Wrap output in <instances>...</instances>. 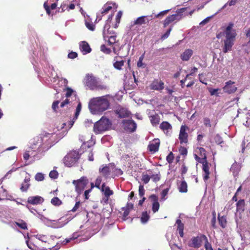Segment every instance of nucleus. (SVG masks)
Listing matches in <instances>:
<instances>
[{
  "instance_id": "36",
  "label": "nucleus",
  "mask_w": 250,
  "mask_h": 250,
  "mask_svg": "<svg viewBox=\"0 0 250 250\" xmlns=\"http://www.w3.org/2000/svg\"><path fill=\"white\" fill-rule=\"evenodd\" d=\"M179 190L180 192H187V184L185 181H182L179 186Z\"/></svg>"
},
{
  "instance_id": "62",
  "label": "nucleus",
  "mask_w": 250,
  "mask_h": 250,
  "mask_svg": "<svg viewBox=\"0 0 250 250\" xmlns=\"http://www.w3.org/2000/svg\"><path fill=\"white\" fill-rule=\"evenodd\" d=\"M151 179L154 182H157L160 179V176L159 174H153L151 176Z\"/></svg>"
},
{
  "instance_id": "6",
  "label": "nucleus",
  "mask_w": 250,
  "mask_h": 250,
  "mask_svg": "<svg viewBox=\"0 0 250 250\" xmlns=\"http://www.w3.org/2000/svg\"><path fill=\"white\" fill-rule=\"evenodd\" d=\"M80 155L77 151H72L69 152L63 158V163L67 167L75 166Z\"/></svg>"
},
{
  "instance_id": "10",
  "label": "nucleus",
  "mask_w": 250,
  "mask_h": 250,
  "mask_svg": "<svg viewBox=\"0 0 250 250\" xmlns=\"http://www.w3.org/2000/svg\"><path fill=\"white\" fill-rule=\"evenodd\" d=\"M68 222L60 221V220H44V224L53 229H59L64 227Z\"/></svg>"
},
{
  "instance_id": "56",
  "label": "nucleus",
  "mask_w": 250,
  "mask_h": 250,
  "mask_svg": "<svg viewBox=\"0 0 250 250\" xmlns=\"http://www.w3.org/2000/svg\"><path fill=\"white\" fill-rule=\"evenodd\" d=\"M214 140H215V142L217 144H220L223 142L222 138L218 134H217V135H215V136L214 137Z\"/></svg>"
},
{
  "instance_id": "26",
  "label": "nucleus",
  "mask_w": 250,
  "mask_h": 250,
  "mask_svg": "<svg viewBox=\"0 0 250 250\" xmlns=\"http://www.w3.org/2000/svg\"><path fill=\"white\" fill-rule=\"evenodd\" d=\"M127 28L129 32L132 34H135L138 32L139 26L133 21L129 23Z\"/></svg>"
},
{
  "instance_id": "20",
  "label": "nucleus",
  "mask_w": 250,
  "mask_h": 250,
  "mask_svg": "<svg viewBox=\"0 0 250 250\" xmlns=\"http://www.w3.org/2000/svg\"><path fill=\"white\" fill-rule=\"evenodd\" d=\"M186 127L184 125H182L180 128V131L179 136V139L180 143H186L188 142V133L186 132Z\"/></svg>"
},
{
  "instance_id": "49",
  "label": "nucleus",
  "mask_w": 250,
  "mask_h": 250,
  "mask_svg": "<svg viewBox=\"0 0 250 250\" xmlns=\"http://www.w3.org/2000/svg\"><path fill=\"white\" fill-rule=\"evenodd\" d=\"M58 176V173L56 170H52L49 173V177L52 179H56Z\"/></svg>"
},
{
  "instance_id": "4",
  "label": "nucleus",
  "mask_w": 250,
  "mask_h": 250,
  "mask_svg": "<svg viewBox=\"0 0 250 250\" xmlns=\"http://www.w3.org/2000/svg\"><path fill=\"white\" fill-rule=\"evenodd\" d=\"M84 83L88 88L91 90H103L107 88L105 85L93 75H86L84 80Z\"/></svg>"
},
{
  "instance_id": "55",
  "label": "nucleus",
  "mask_w": 250,
  "mask_h": 250,
  "mask_svg": "<svg viewBox=\"0 0 250 250\" xmlns=\"http://www.w3.org/2000/svg\"><path fill=\"white\" fill-rule=\"evenodd\" d=\"M199 152H200L201 157H203V160H206V156L205 153V150L204 148L200 147L199 148Z\"/></svg>"
},
{
  "instance_id": "50",
  "label": "nucleus",
  "mask_w": 250,
  "mask_h": 250,
  "mask_svg": "<svg viewBox=\"0 0 250 250\" xmlns=\"http://www.w3.org/2000/svg\"><path fill=\"white\" fill-rule=\"evenodd\" d=\"M85 25L88 29L91 31H93L95 29V25L93 24V23L92 22H89L87 21H85Z\"/></svg>"
},
{
  "instance_id": "51",
  "label": "nucleus",
  "mask_w": 250,
  "mask_h": 250,
  "mask_svg": "<svg viewBox=\"0 0 250 250\" xmlns=\"http://www.w3.org/2000/svg\"><path fill=\"white\" fill-rule=\"evenodd\" d=\"M150 179V177L147 174H143L142 175V180L145 184L148 183Z\"/></svg>"
},
{
  "instance_id": "15",
  "label": "nucleus",
  "mask_w": 250,
  "mask_h": 250,
  "mask_svg": "<svg viewBox=\"0 0 250 250\" xmlns=\"http://www.w3.org/2000/svg\"><path fill=\"white\" fill-rule=\"evenodd\" d=\"M154 19L153 15L143 16L137 18L134 21L139 25H142V24H148L150 21Z\"/></svg>"
},
{
  "instance_id": "59",
  "label": "nucleus",
  "mask_w": 250,
  "mask_h": 250,
  "mask_svg": "<svg viewBox=\"0 0 250 250\" xmlns=\"http://www.w3.org/2000/svg\"><path fill=\"white\" fill-rule=\"evenodd\" d=\"M213 16H212L211 17H208L206 18L205 19H204L203 21H202L200 23V25H204L205 24H207L210 20V19L212 18Z\"/></svg>"
},
{
  "instance_id": "60",
  "label": "nucleus",
  "mask_w": 250,
  "mask_h": 250,
  "mask_svg": "<svg viewBox=\"0 0 250 250\" xmlns=\"http://www.w3.org/2000/svg\"><path fill=\"white\" fill-rule=\"evenodd\" d=\"M171 27L169 28L167 31L166 32V33L165 34H164L162 36V39L163 40H165L166 39H167L169 35L170 34V33L171 31Z\"/></svg>"
},
{
  "instance_id": "2",
  "label": "nucleus",
  "mask_w": 250,
  "mask_h": 250,
  "mask_svg": "<svg viewBox=\"0 0 250 250\" xmlns=\"http://www.w3.org/2000/svg\"><path fill=\"white\" fill-rule=\"evenodd\" d=\"M233 26V23L230 22L227 26L222 27L216 35V38L218 39L225 37L223 48L224 53L231 51L234 45L237 33Z\"/></svg>"
},
{
  "instance_id": "37",
  "label": "nucleus",
  "mask_w": 250,
  "mask_h": 250,
  "mask_svg": "<svg viewBox=\"0 0 250 250\" xmlns=\"http://www.w3.org/2000/svg\"><path fill=\"white\" fill-rule=\"evenodd\" d=\"M125 62L123 60L121 61H116L114 63V67L118 70H121L122 69V67L124 65Z\"/></svg>"
},
{
  "instance_id": "52",
  "label": "nucleus",
  "mask_w": 250,
  "mask_h": 250,
  "mask_svg": "<svg viewBox=\"0 0 250 250\" xmlns=\"http://www.w3.org/2000/svg\"><path fill=\"white\" fill-rule=\"evenodd\" d=\"M101 50L104 53L109 54L111 52L110 49L107 48L105 45H102L101 46Z\"/></svg>"
},
{
  "instance_id": "46",
  "label": "nucleus",
  "mask_w": 250,
  "mask_h": 250,
  "mask_svg": "<svg viewBox=\"0 0 250 250\" xmlns=\"http://www.w3.org/2000/svg\"><path fill=\"white\" fill-rule=\"evenodd\" d=\"M102 182V177L101 176H98L95 180V186L96 188L98 189H100L101 187H100V185Z\"/></svg>"
},
{
  "instance_id": "34",
  "label": "nucleus",
  "mask_w": 250,
  "mask_h": 250,
  "mask_svg": "<svg viewBox=\"0 0 250 250\" xmlns=\"http://www.w3.org/2000/svg\"><path fill=\"white\" fill-rule=\"evenodd\" d=\"M160 128L164 131H167L168 132L169 130L171 129V126L168 122H163L160 125Z\"/></svg>"
},
{
  "instance_id": "43",
  "label": "nucleus",
  "mask_w": 250,
  "mask_h": 250,
  "mask_svg": "<svg viewBox=\"0 0 250 250\" xmlns=\"http://www.w3.org/2000/svg\"><path fill=\"white\" fill-rule=\"evenodd\" d=\"M112 8L111 6L108 5H104L103 8V10L101 12V14L103 15H105L108 13V12Z\"/></svg>"
},
{
  "instance_id": "30",
  "label": "nucleus",
  "mask_w": 250,
  "mask_h": 250,
  "mask_svg": "<svg viewBox=\"0 0 250 250\" xmlns=\"http://www.w3.org/2000/svg\"><path fill=\"white\" fill-rule=\"evenodd\" d=\"M203 164V169L205 173L203 174V178L205 181L208 179V175L209 174V167L207 162V160H205V162H202Z\"/></svg>"
},
{
  "instance_id": "23",
  "label": "nucleus",
  "mask_w": 250,
  "mask_h": 250,
  "mask_svg": "<svg viewBox=\"0 0 250 250\" xmlns=\"http://www.w3.org/2000/svg\"><path fill=\"white\" fill-rule=\"evenodd\" d=\"M149 198L152 204V210L154 212H155L159 208L160 205L158 202V198L155 195H151Z\"/></svg>"
},
{
  "instance_id": "22",
  "label": "nucleus",
  "mask_w": 250,
  "mask_h": 250,
  "mask_svg": "<svg viewBox=\"0 0 250 250\" xmlns=\"http://www.w3.org/2000/svg\"><path fill=\"white\" fill-rule=\"evenodd\" d=\"M159 146L160 140L159 139H155L149 144L148 148L150 151L155 152L158 150Z\"/></svg>"
},
{
  "instance_id": "40",
  "label": "nucleus",
  "mask_w": 250,
  "mask_h": 250,
  "mask_svg": "<svg viewBox=\"0 0 250 250\" xmlns=\"http://www.w3.org/2000/svg\"><path fill=\"white\" fill-rule=\"evenodd\" d=\"M237 210H243L245 205V202L243 200H240L237 203Z\"/></svg>"
},
{
  "instance_id": "1",
  "label": "nucleus",
  "mask_w": 250,
  "mask_h": 250,
  "mask_svg": "<svg viewBox=\"0 0 250 250\" xmlns=\"http://www.w3.org/2000/svg\"><path fill=\"white\" fill-rule=\"evenodd\" d=\"M55 136L53 134H46L42 137H37L35 138L31 143L29 150H26L23 155L24 159L26 161L29 159L30 157L36 159V156L40 153L47 150L54 145ZM37 158H39L37 157Z\"/></svg>"
},
{
  "instance_id": "31",
  "label": "nucleus",
  "mask_w": 250,
  "mask_h": 250,
  "mask_svg": "<svg viewBox=\"0 0 250 250\" xmlns=\"http://www.w3.org/2000/svg\"><path fill=\"white\" fill-rule=\"evenodd\" d=\"M176 224L177 225V231L179 233L180 236L184 237V224L181 222V220H176Z\"/></svg>"
},
{
  "instance_id": "38",
  "label": "nucleus",
  "mask_w": 250,
  "mask_h": 250,
  "mask_svg": "<svg viewBox=\"0 0 250 250\" xmlns=\"http://www.w3.org/2000/svg\"><path fill=\"white\" fill-rule=\"evenodd\" d=\"M150 121L153 125H156L159 122V120L157 115H153L149 117Z\"/></svg>"
},
{
  "instance_id": "7",
  "label": "nucleus",
  "mask_w": 250,
  "mask_h": 250,
  "mask_svg": "<svg viewBox=\"0 0 250 250\" xmlns=\"http://www.w3.org/2000/svg\"><path fill=\"white\" fill-rule=\"evenodd\" d=\"M66 92L65 94L66 99L61 103V107H63L66 105L69 104H72L73 101H76L77 103L80 102L76 97V92L70 88H66Z\"/></svg>"
},
{
  "instance_id": "58",
  "label": "nucleus",
  "mask_w": 250,
  "mask_h": 250,
  "mask_svg": "<svg viewBox=\"0 0 250 250\" xmlns=\"http://www.w3.org/2000/svg\"><path fill=\"white\" fill-rule=\"evenodd\" d=\"M219 225L222 228H225L227 224V220H218Z\"/></svg>"
},
{
  "instance_id": "35",
  "label": "nucleus",
  "mask_w": 250,
  "mask_h": 250,
  "mask_svg": "<svg viewBox=\"0 0 250 250\" xmlns=\"http://www.w3.org/2000/svg\"><path fill=\"white\" fill-rule=\"evenodd\" d=\"M201 237H203V239H204L205 240V248L206 250H213L211 245L208 242L207 237L206 235L202 234L201 235Z\"/></svg>"
},
{
  "instance_id": "39",
  "label": "nucleus",
  "mask_w": 250,
  "mask_h": 250,
  "mask_svg": "<svg viewBox=\"0 0 250 250\" xmlns=\"http://www.w3.org/2000/svg\"><path fill=\"white\" fill-rule=\"evenodd\" d=\"M7 196V191L2 187H0V200H3Z\"/></svg>"
},
{
  "instance_id": "42",
  "label": "nucleus",
  "mask_w": 250,
  "mask_h": 250,
  "mask_svg": "<svg viewBox=\"0 0 250 250\" xmlns=\"http://www.w3.org/2000/svg\"><path fill=\"white\" fill-rule=\"evenodd\" d=\"M35 179L37 181H42L44 179V174L42 173L38 172L36 174Z\"/></svg>"
},
{
  "instance_id": "28",
  "label": "nucleus",
  "mask_w": 250,
  "mask_h": 250,
  "mask_svg": "<svg viewBox=\"0 0 250 250\" xmlns=\"http://www.w3.org/2000/svg\"><path fill=\"white\" fill-rule=\"evenodd\" d=\"M116 113L118 115L120 118H125L129 116L130 112L125 108L120 107L116 110Z\"/></svg>"
},
{
  "instance_id": "25",
  "label": "nucleus",
  "mask_w": 250,
  "mask_h": 250,
  "mask_svg": "<svg viewBox=\"0 0 250 250\" xmlns=\"http://www.w3.org/2000/svg\"><path fill=\"white\" fill-rule=\"evenodd\" d=\"M80 49L83 52V54H86L91 51V49L89 44L87 42L84 41L80 43Z\"/></svg>"
},
{
  "instance_id": "32",
  "label": "nucleus",
  "mask_w": 250,
  "mask_h": 250,
  "mask_svg": "<svg viewBox=\"0 0 250 250\" xmlns=\"http://www.w3.org/2000/svg\"><path fill=\"white\" fill-rule=\"evenodd\" d=\"M80 139L81 140L82 142L83 141V146L84 147V146H87V147H90L91 146H93L95 143V140L93 138V137L91 136L90 139L87 141L86 142H85V140L83 139V137L82 136L80 138Z\"/></svg>"
},
{
  "instance_id": "47",
  "label": "nucleus",
  "mask_w": 250,
  "mask_h": 250,
  "mask_svg": "<svg viewBox=\"0 0 250 250\" xmlns=\"http://www.w3.org/2000/svg\"><path fill=\"white\" fill-rule=\"evenodd\" d=\"M203 123L207 127H211V126L210 120L208 117L203 119Z\"/></svg>"
},
{
  "instance_id": "13",
  "label": "nucleus",
  "mask_w": 250,
  "mask_h": 250,
  "mask_svg": "<svg viewBox=\"0 0 250 250\" xmlns=\"http://www.w3.org/2000/svg\"><path fill=\"white\" fill-rule=\"evenodd\" d=\"M123 126L126 132H134L136 128L137 125L132 120H124L122 122Z\"/></svg>"
},
{
  "instance_id": "19",
  "label": "nucleus",
  "mask_w": 250,
  "mask_h": 250,
  "mask_svg": "<svg viewBox=\"0 0 250 250\" xmlns=\"http://www.w3.org/2000/svg\"><path fill=\"white\" fill-rule=\"evenodd\" d=\"M100 189L101 190L104 195L105 201H108L109 196L113 194V191L110 189L109 187L106 186L105 183L103 184Z\"/></svg>"
},
{
  "instance_id": "29",
  "label": "nucleus",
  "mask_w": 250,
  "mask_h": 250,
  "mask_svg": "<svg viewBox=\"0 0 250 250\" xmlns=\"http://www.w3.org/2000/svg\"><path fill=\"white\" fill-rule=\"evenodd\" d=\"M14 228H19L21 229H27V225L23 220H18V221L15 222L13 224Z\"/></svg>"
},
{
  "instance_id": "44",
  "label": "nucleus",
  "mask_w": 250,
  "mask_h": 250,
  "mask_svg": "<svg viewBox=\"0 0 250 250\" xmlns=\"http://www.w3.org/2000/svg\"><path fill=\"white\" fill-rule=\"evenodd\" d=\"M29 186V183H27L26 182H23L21 185V189L22 191H26L28 189Z\"/></svg>"
},
{
  "instance_id": "3",
  "label": "nucleus",
  "mask_w": 250,
  "mask_h": 250,
  "mask_svg": "<svg viewBox=\"0 0 250 250\" xmlns=\"http://www.w3.org/2000/svg\"><path fill=\"white\" fill-rule=\"evenodd\" d=\"M107 97V96L98 97L90 100L88 107L92 114L101 115L108 108L110 104Z\"/></svg>"
},
{
  "instance_id": "53",
  "label": "nucleus",
  "mask_w": 250,
  "mask_h": 250,
  "mask_svg": "<svg viewBox=\"0 0 250 250\" xmlns=\"http://www.w3.org/2000/svg\"><path fill=\"white\" fill-rule=\"evenodd\" d=\"M169 189L168 188H166L164 189L162 193H161V199L162 200H166V196L167 195Z\"/></svg>"
},
{
  "instance_id": "57",
  "label": "nucleus",
  "mask_w": 250,
  "mask_h": 250,
  "mask_svg": "<svg viewBox=\"0 0 250 250\" xmlns=\"http://www.w3.org/2000/svg\"><path fill=\"white\" fill-rule=\"evenodd\" d=\"M174 159L173 153L171 152L167 157V160L169 163H171Z\"/></svg>"
},
{
  "instance_id": "27",
  "label": "nucleus",
  "mask_w": 250,
  "mask_h": 250,
  "mask_svg": "<svg viewBox=\"0 0 250 250\" xmlns=\"http://www.w3.org/2000/svg\"><path fill=\"white\" fill-rule=\"evenodd\" d=\"M81 109H82L81 103L80 102H79V104H78V105H77L76 109V112H75L74 117L73 118V119L72 120L69 121V122L68 123V125H69V128H70L73 125L75 121L78 118V117L79 115V114L81 112Z\"/></svg>"
},
{
  "instance_id": "11",
  "label": "nucleus",
  "mask_w": 250,
  "mask_h": 250,
  "mask_svg": "<svg viewBox=\"0 0 250 250\" xmlns=\"http://www.w3.org/2000/svg\"><path fill=\"white\" fill-rule=\"evenodd\" d=\"M112 18V15H109L108 18V20L106 21V22L104 26V37L105 41H106L107 39L108 40V42L110 45L113 44L116 42V36L115 35H111L110 36H105V29L107 28V29L109 27V25L108 24V21H110Z\"/></svg>"
},
{
  "instance_id": "9",
  "label": "nucleus",
  "mask_w": 250,
  "mask_h": 250,
  "mask_svg": "<svg viewBox=\"0 0 250 250\" xmlns=\"http://www.w3.org/2000/svg\"><path fill=\"white\" fill-rule=\"evenodd\" d=\"M115 167L112 164L103 165L99 169V173L102 175L105 179L107 178L111 172L114 171Z\"/></svg>"
},
{
  "instance_id": "16",
  "label": "nucleus",
  "mask_w": 250,
  "mask_h": 250,
  "mask_svg": "<svg viewBox=\"0 0 250 250\" xmlns=\"http://www.w3.org/2000/svg\"><path fill=\"white\" fill-rule=\"evenodd\" d=\"M202 238L203 237H201V235L200 236L193 237L188 244V246L195 249L199 248L202 246Z\"/></svg>"
},
{
  "instance_id": "21",
  "label": "nucleus",
  "mask_w": 250,
  "mask_h": 250,
  "mask_svg": "<svg viewBox=\"0 0 250 250\" xmlns=\"http://www.w3.org/2000/svg\"><path fill=\"white\" fill-rule=\"evenodd\" d=\"M43 201V198L40 196H30L27 199V202L34 205L41 204Z\"/></svg>"
},
{
  "instance_id": "41",
  "label": "nucleus",
  "mask_w": 250,
  "mask_h": 250,
  "mask_svg": "<svg viewBox=\"0 0 250 250\" xmlns=\"http://www.w3.org/2000/svg\"><path fill=\"white\" fill-rule=\"evenodd\" d=\"M51 203L54 206H59L62 204V201L58 197H54L51 199Z\"/></svg>"
},
{
  "instance_id": "61",
  "label": "nucleus",
  "mask_w": 250,
  "mask_h": 250,
  "mask_svg": "<svg viewBox=\"0 0 250 250\" xmlns=\"http://www.w3.org/2000/svg\"><path fill=\"white\" fill-rule=\"evenodd\" d=\"M68 5L66 3H63L61 4L60 8L61 9V12H64L65 10L68 9Z\"/></svg>"
},
{
  "instance_id": "64",
  "label": "nucleus",
  "mask_w": 250,
  "mask_h": 250,
  "mask_svg": "<svg viewBox=\"0 0 250 250\" xmlns=\"http://www.w3.org/2000/svg\"><path fill=\"white\" fill-rule=\"evenodd\" d=\"M137 65L138 67L145 68L146 66V64L143 62L142 60H139Z\"/></svg>"
},
{
  "instance_id": "63",
  "label": "nucleus",
  "mask_w": 250,
  "mask_h": 250,
  "mask_svg": "<svg viewBox=\"0 0 250 250\" xmlns=\"http://www.w3.org/2000/svg\"><path fill=\"white\" fill-rule=\"evenodd\" d=\"M139 192L140 196H143L145 194V189L144 188V186L142 185H140L139 188Z\"/></svg>"
},
{
  "instance_id": "54",
  "label": "nucleus",
  "mask_w": 250,
  "mask_h": 250,
  "mask_svg": "<svg viewBox=\"0 0 250 250\" xmlns=\"http://www.w3.org/2000/svg\"><path fill=\"white\" fill-rule=\"evenodd\" d=\"M31 212L34 215H35L36 217L41 218L42 217V215L40 213L38 212L37 211L33 208L29 209Z\"/></svg>"
},
{
  "instance_id": "18",
  "label": "nucleus",
  "mask_w": 250,
  "mask_h": 250,
  "mask_svg": "<svg viewBox=\"0 0 250 250\" xmlns=\"http://www.w3.org/2000/svg\"><path fill=\"white\" fill-rule=\"evenodd\" d=\"M151 89L155 90H161L164 88V83L158 80H154L150 85Z\"/></svg>"
},
{
  "instance_id": "48",
  "label": "nucleus",
  "mask_w": 250,
  "mask_h": 250,
  "mask_svg": "<svg viewBox=\"0 0 250 250\" xmlns=\"http://www.w3.org/2000/svg\"><path fill=\"white\" fill-rule=\"evenodd\" d=\"M209 92L211 96L215 95L216 96H219V93H218V91L219 90V89H212V88H209L208 89Z\"/></svg>"
},
{
  "instance_id": "45",
  "label": "nucleus",
  "mask_w": 250,
  "mask_h": 250,
  "mask_svg": "<svg viewBox=\"0 0 250 250\" xmlns=\"http://www.w3.org/2000/svg\"><path fill=\"white\" fill-rule=\"evenodd\" d=\"M169 11V10H166L161 11L160 13H159L158 14L155 15L154 16L153 15V18H154V19H155V18H158L160 17H163L164 15H166Z\"/></svg>"
},
{
  "instance_id": "12",
  "label": "nucleus",
  "mask_w": 250,
  "mask_h": 250,
  "mask_svg": "<svg viewBox=\"0 0 250 250\" xmlns=\"http://www.w3.org/2000/svg\"><path fill=\"white\" fill-rule=\"evenodd\" d=\"M51 81L53 83V86L54 89L58 93L59 92V90L58 89L59 87L65 86L67 83V81L65 79L59 78L58 77L57 78H52V80Z\"/></svg>"
},
{
  "instance_id": "24",
  "label": "nucleus",
  "mask_w": 250,
  "mask_h": 250,
  "mask_svg": "<svg viewBox=\"0 0 250 250\" xmlns=\"http://www.w3.org/2000/svg\"><path fill=\"white\" fill-rule=\"evenodd\" d=\"M193 52L192 49H187L181 54V59L183 61H188L193 55Z\"/></svg>"
},
{
  "instance_id": "5",
  "label": "nucleus",
  "mask_w": 250,
  "mask_h": 250,
  "mask_svg": "<svg viewBox=\"0 0 250 250\" xmlns=\"http://www.w3.org/2000/svg\"><path fill=\"white\" fill-rule=\"evenodd\" d=\"M111 125L110 120L103 117L99 121L97 122L94 126V131L96 134L101 133L108 130Z\"/></svg>"
},
{
  "instance_id": "17",
  "label": "nucleus",
  "mask_w": 250,
  "mask_h": 250,
  "mask_svg": "<svg viewBox=\"0 0 250 250\" xmlns=\"http://www.w3.org/2000/svg\"><path fill=\"white\" fill-rule=\"evenodd\" d=\"M237 87L234 84V82L231 81H229L225 83V85L223 87V90L225 92L229 94L235 92L237 90Z\"/></svg>"
},
{
  "instance_id": "8",
  "label": "nucleus",
  "mask_w": 250,
  "mask_h": 250,
  "mask_svg": "<svg viewBox=\"0 0 250 250\" xmlns=\"http://www.w3.org/2000/svg\"><path fill=\"white\" fill-rule=\"evenodd\" d=\"M87 183L88 180L85 177H82L79 180L73 181V184L75 186L76 191L79 194L84 189Z\"/></svg>"
},
{
  "instance_id": "33",
  "label": "nucleus",
  "mask_w": 250,
  "mask_h": 250,
  "mask_svg": "<svg viewBox=\"0 0 250 250\" xmlns=\"http://www.w3.org/2000/svg\"><path fill=\"white\" fill-rule=\"evenodd\" d=\"M240 166L237 163H234L231 166L230 170L232 172L234 176L236 175L240 169Z\"/></svg>"
},
{
  "instance_id": "14",
  "label": "nucleus",
  "mask_w": 250,
  "mask_h": 250,
  "mask_svg": "<svg viewBox=\"0 0 250 250\" xmlns=\"http://www.w3.org/2000/svg\"><path fill=\"white\" fill-rule=\"evenodd\" d=\"M181 18L182 14L180 13H177L168 16L164 21V27L167 26L169 24L172 22L179 21Z\"/></svg>"
}]
</instances>
